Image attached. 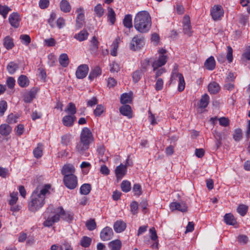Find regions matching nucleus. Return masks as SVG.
Masks as SVG:
<instances>
[{
	"label": "nucleus",
	"mask_w": 250,
	"mask_h": 250,
	"mask_svg": "<svg viewBox=\"0 0 250 250\" xmlns=\"http://www.w3.org/2000/svg\"><path fill=\"white\" fill-rule=\"evenodd\" d=\"M51 188L50 184H46L35 189L28 203V208L30 211L35 212L43 206L45 197L50 193Z\"/></svg>",
	"instance_id": "obj_1"
},
{
	"label": "nucleus",
	"mask_w": 250,
	"mask_h": 250,
	"mask_svg": "<svg viewBox=\"0 0 250 250\" xmlns=\"http://www.w3.org/2000/svg\"><path fill=\"white\" fill-rule=\"evenodd\" d=\"M151 20L148 12L142 11L138 12L134 20L135 28L141 33L147 32L150 29Z\"/></svg>",
	"instance_id": "obj_2"
},
{
	"label": "nucleus",
	"mask_w": 250,
	"mask_h": 250,
	"mask_svg": "<svg viewBox=\"0 0 250 250\" xmlns=\"http://www.w3.org/2000/svg\"><path fill=\"white\" fill-rule=\"evenodd\" d=\"M93 141V137L90 130L87 127L83 129L81 133L80 143L77 146V149L82 152L88 149L89 144Z\"/></svg>",
	"instance_id": "obj_3"
},
{
	"label": "nucleus",
	"mask_w": 250,
	"mask_h": 250,
	"mask_svg": "<svg viewBox=\"0 0 250 250\" xmlns=\"http://www.w3.org/2000/svg\"><path fill=\"white\" fill-rule=\"evenodd\" d=\"M158 52L159 54L158 58L152 62L154 71H155L159 67L164 65L167 61V57L166 55V50L161 48L159 50Z\"/></svg>",
	"instance_id": "obj_4"
},
{
	"label": "nucleus",
	"mask_w": 250,
	"mask_h": 250,
	"mask_svg": "<svg viewBox=\"0 0 250 250\" xmlns=\"http://www.w3.org/2000/svg\"><path fill=\"white\" fill-rule=\"evenodd\" d=\"M177 80L179 82L178 90L181 92L184 90L185 87V82L184 77L182 74L176 71H173L170 81L171 83H175V81Z\"/></svg>",
	"instance_id": "obj_5"
},
{
	"label": "nucleus",
	"mask_w": 250,
	"mask_h": 250,
	"mask_svg": "<svg viewBox=\"0 0 250 250\" xmlns=\"http://www.w3.org/2000/svg\"><path fill=\"white\" fill-rule=\"evenodd\" d=\"M63 181L65 187L70 189H73L78 186L77 177L75 175L63 176Z\"/></svg>",
	"instance_id": "obj_6"
},
{
	"label": "nucleus",
	"mask_w": 250,
	"mask_h": 250,
	"mask_svg": "<svg viewBox=\"0 0 250 250\" xmlns=\"http://www.w3.org/2000/svg\"><path fill=\"white\" fill-rule=\"evenodd\" d=\"M145 42L143 37L139 35L133 38L130 44V48L132 50L141 49L144 45Z\"/></svg>",
	"instance_id": "obj_7"
},
{
	"label": "nucleus",
	"mask_w": 250,
	"mask_h": 250,
	"mask_svg": "<svg viewBox=\"0 0 250 250\" xmlns=\"http://www.w3.org/2000/svg\"><path fill=\"white\" fill-rule=\"evenodd\" d=\"M224 11L222 6L220 5H214L210 10V14L214 21L221 20L223 17Z\"/></svg>",
	"instance_id": "obj_8"
},
{
	"label": "nucleus",
	"mask_w": 250,
	"mask_h": 250,
	"mask_svg": "<svg viewBox=\"0 0 250 250\" xmlns=\"http://www.w3.org/2000/svg\"><path fill=\"white\" fill-rule=\"evenodd\" d=\"M54 213L59 215V219L62 218L63 220L67 222H70L73 219V214L69 211L65 212L62 207L55 209Z\"/></svg>",
	"instance_id": "obj_9"
},
{
	"label": "nucleus",
	"mask_w": 250,
	"mask_h": 250,
	"mask_svg": "<svg viewBox=\"0 0 250 250\" xmlns=\"http://www.w3.org/2000/svg\"><path fill=\"white\" fill-rule=\"evenodd\" d=\"M183 24V32L184 34L188 35V36H191L192 31L191 29L190 18L188 16L186 15L184 17Z\"/></svg>",
	"instance_id": "obj_10"
},
{
	"label": "nucleus",
	"mask_w": 250,
	"mask_h": 250,
	"mask_svg": "<svg viewBox=\"0 0 250 250\" xmlns=\"http://www.w3.org/2000/svg\"><path fill=\"white\" fill-rule=\"evenodd\" d=\"M170 209L172 210H178L182 212H186L188 210V206L184 202L180 203L174 202L170 204Z\"/></svg>",
	"instance_id": "obj_11"
},
{
	"label": "nucleus",
	"mask_w": 250,
	"mask_h": 250,
	"mask_svg": "<svg viewBox=\"0 0 250 250\" xmlns=\"http://www.w3.org/2000/svg\"><path fill=\"white\" fill-rule=\"evenodd\" d=\"M78 16L76 18V26L78 29L81 28L84 22V11L83 8L80 7L76 10Z\"/></svg>",
	"instance_id": "obj_12"
},
{
	"label": "nucleus",
	"mask_w": 250,
	"mask_h": 250,
	"mask_svg": "<svg viewBox=\"0 0 250 250\" xmlns=\"http://www.w3.org/2000/svg\"><path fill=\"white\" fill-rule=\"evenodd\" d=\"M113 236V232L112 229L109 227H106L103 229L100 233V237L103 241H108L111 239Z\"/></svg>",
	"instance_id": "obj_13"
},
{
	"label": "nucleus",
	"mask_w": 250,
	"mask_h": 250,
	"mask_svg": "<svg viewBox=\"0 0 250 250\" xmlns=\"http://www.w3.org/2000/svg\"><path fill=\"white\" fill-rule=\"evenodd\" d=\"M89 68L86 64L80 65L77 69L76 72V77L78 79L85 78L88 72Z\"/></svg>",
	"instance_id": "obj_14"
},
{
	"label": "nucleus",
	"mask_w": 250,
	"mask_h": 250,
	"mask_svg": "<svg viewBox=\"0 0 250 250\" xmlns=\"http://www.w3.org/2000/svg\"><path fill=\"white\" fill-rule=\"evenodd\" d=\"M18 199L17 192H13L10 194V199L9 201V203L11 206L10 209L13 211H18L20 209L19 206L16 205Z\"/></svg>",
	"instance_id": "obj_15"
},
{
	"label": "nucleus",
	"mask_w": 250,
	"mask_h": 250,
	"mask_svg": "<svg viewBox=\"0 0 250 250\" xmlns=\"http://www.w3.org/2000/svg\"><path fill=\"white\" fill-rule=\"evenodd\" d=\"M38 92L37 88L33 87L27 92L23 95V101L27 103H31L33 99L35 98L36 95Z\"/></svg>",
	"instance_id": "obj_16"
},
{
	"label": "nucleus",
	"mask_w": 250,
	"mask_h": 250,
	"mask_svg": "<svg viewBox=\"0 0 250 250\" xmlns=\"http://www.w3.org/2000/svg\"><path fill=\"white\" fill-rule=\"evenodd\" d=\"M21 21L20 17L17 13H13L10 15L9 17V21L13 27L17 28L20 25Z\"/></svg>",
	"instance_id": "obj_17"
},
{
	"label": "nucleus",
	"mask_w": 250,
	"mask_h": 250,
	"mask_svg": "<svg viewBox=\"0 0 250 250\" xmlns=\"http://www.w3.org/2000/svg\"><path fill=\"white\" fill-rule=\"evenodd\" d=\"M59 221V215L55 213L53 215L49 216L47 219L44 221L43 225L45 227H49L52 226L55 222Z\"/></svg>",
	"instance_id": "obj_18"
},
{
	"label": "nucleus",
	"mask_w": 250,
	"mask_h": 250,
	"mask_svg": "<svg viewBox=\"0 0 250 250\" xmlns=\"http://www.w3.org/2000/svg\"><path fill=\"white\" fill-rule=\"evenodd\" d=\"M115 174L118 179H122L127 172L126 166L121 164L117 166L115 170Z\"/></svg>",
	"instance_id": "obj_19"
},
{
	"label": "nucleus",
	"mask_w": 250,
	"mask_h": 250,
	"mask_svg": "<svg viewBox=\"0 0 250 250\" xmlns=\"http://www.w3.org/2000/svg\"><path fill=\"white\" fill-rule=\"evenodd\" d=\"M75 168L71 164L65 165L62 169V173L63 176L66 175H74Z\"/></svg>",
	"instance_id": "obj_20"
},
{
	"label": "nucleus",
	"mask_w": 250,
	"mask_h": 250,
	"mask_svg": "<svg viewBox=\"0 0 250 250\" xmlns=\"http://www.w3.org/2000/svg\"><path fill=\"white\" fill-rule=\"evenodd\" d=\"M120 113L124 116H126L130 119L132 117V112L130 105L125 104L120 108Z\"/></svg>",
	"instance_id": "obj_21"
},
{
	"label": "nucleus",
	"mask_w": 250,
	"mask_h": 250,
	"mask_svg": "<svg viewBox=\"0 0 250 250\" xmlns=\"http://www.w3.org/2000/svg\"><path fill=\"white\" fill-rule=\"evenodd\" d=\"M105 148L103 146L98 147V158L100 161L105 163L108 160V154L105 153Z\"/></svg>",
	"instance_id": "obj_22"
},
{
	"label": "nucleus",
	"mask_w": 250,
	"mask_h": 250,
	"mask_svg": "<svg viewBox=\"0 0 250 250\" xmlns=\"http://www.w3.org/2000/svg\"><path fill=\"white\" fill-rule=\"evenodd\" d=\"M224 221L227 225L233 226L235 228L238 227L236 220L233 215L231 213L226 214L224 216Z\"/></svg>",
	"instance_id": "obj_23"
},
{
	"label": "nucleus",
	"mask_w": 250,
	"mask_h": 250,
	"mask_svg": "<svg viewBox=\"0 0 250 250\" xmlns=\"http://www.w3.org/2000/svg\"><path fill=\"white\" fill-rule=\"evenodd\" d=\"M76 119L75 116L68 115L63 117L62 122L64 125L69 127L73 125Z\"/></svg>",
	"instance_id": "obj_24"
},
{
	"label": "nucleus",
	"mask_w": 250,
	"mask_h": 250,
	"mask_svg": "<svg viewBox=\"0 0 250 250\" xmlns=\"http://www.w3.org/2000/svg\"><path fill=\"white\" fill-rule=\"evenodd\" d=\"M12 128L8 124L0 125V134L3 136H7L12 132Z\"/></svg>",
	"instance_id": "obj_25"
},
{
	"label": "nucleus",
	"mask_w": 250,
	"mask_h": 250,
	"mask_svg": "<svg viewBox=\"0 0 250 250\" xmlns=\"http://www.w3.org/2000/svg\"><path fill=\"white\" fill-rule=\"evenodd\" d=\"M115 231L117 233L123 231L126 228V224L123 221H117L113 226Z\"/></svg>",
	"instance_id": "obj_26"
},
{
	"label": "nucleus",
	"mask_w": 250,
	"mask_h": 250,
	"mask_svg": "<svg viewBox=\"0 0 250 250\" xmlns=\"http://www.w3.org/2000/svg\"><path fill=\"white\" fill-rule=\"evenodd\" d=\"M204 66L209 70H212L215 67V61L214 58L212 56L209 57L205 62Z\"/></svg>",
	"instance_id": "obj_27"
},
{
	"label": "nucleus",
	"mask_w": 250,
	"mask_h": 250,
	"mask_svg": "<svg viewBox=\"0 0 250 250\" xmlns=\"http://www.w3.org/2000/svg\"><path fill=\"white\" fill-rule=\"evenodd\" d=\"M108 247L111 250H120L122 248V242L119 239H116L110 242Z\"/></svg>",
	"instance_id": "obj_28"
},
{
	"label": "nucleus",
	"mask_w": 250,
	"mask_h": 250,
	"mask_svg": "<svg viewBox=\"0 0 250 250\" xmlns=\"http://www.w3.org/2000/svg\"><path fill=\"white\" fill-rule=\"evenodd\" d=\"M88 35L89 34L86 30H83L79 33L75 34L74 38L80 42H82L87 39Z\"/></svg>",
	"instance_id": "obj_29"
},
{
	"label": "nucleus",
	"mask_w": 250,
	"mask_h": 250,
	"mask_svg": "<svg viewBox=\"0 0 250 250\" xmlns=\"http://www.w3.org/2000/svg\"><path fill=\"white\" fill-rule=\"evenodd\" d=\"M208 90L210 93L216 94L219 92L220 86L217 83L213 82L208 84Z\"/></svg>",
	"instance_id": "obj_30"
},
{
	"label": "nucleus",
	"mask_w": 250,
	"mask_h": 250,
	"mask_svg": "<svg viewBox=\"0 0 250 250\" xmlns=\"http://www.w3.org/2000/svg\"><path fill=\"white\" fill-rule=\"evenodd\" d=\"M121 42V39L120 37H117L115 40L113 42L111 47L112 49L111 50V55L113 56H116L117 55V50L118 48L119 44Z\"/></svg>",
	"instance_id": "obj_31"
},
{
	"label": "nucleus",
	"mask_w": 250,
	"mask_h": 250,
	"mask_svg": "<svg viewBox=\"0 0 250 250\" xmlns=\"http://www.w3.org/2000/svg\"><path fill=\"white\" fill-rule=\"evenodd\" d=\"M18 83L21 87H25L29 84V80L26 76L21 75L18 79Z\"/></svg>",
	"instance_id": "obj_32"
},
{
	"label": "nucleus",
	"mask_w": 250,
	"mask_h": 250,
	"mask_svg": "<svg viewBox=\"0 0 250 250\" xmlns=\"http://www.w3.org/2000/svg\"><path fill=\"white\" fill-rule=\"evenodd\" d=\"M132 100V94L124 93L121 96V103L123 104L130 103Z\"/></svg>",
	"instance_id": "obj_33"
},
{
	"label": "nucleus",
	"mask_w": 250,
	"mask_h": 250,
	"mask_svg": "<svg viewBox=\"0 0 250 250\" xmlns=\"http://www.w3.org/2000/svg\"><path fill=\"white\" fill-rule=\"evenodd\" d=\"M60 6L61 10L65 13L70 12L71 9L70 4L66 0H62Z\"/></svg>",
	"instance_id": "obj_34"
},
{
	"label": "nucleus",
	"mask_w": 250,
	"mask_h": 250,
	"mask_svg": "<svg viewBox=\"0 0 250 250\" xmlns=\"http://www.w3.org/2000/svg\"><path fill=\"white\" fill-rule=\"evenodd\" d=\"M60 64L64 67H66L69 63V59L66 54H62L60 56L59 59Z\"/></svg>",
	"instance_id": "obj_35"
},
{
	"label": "nucleus",
	"mask_w": 250,
	"mask_h": 250,
	"mask_svg": "<svg viewBox=\"0 0 250 250\" xmlns=\"http://www.w3.org/2000/svg\"><path fill=\"white\" fill-rule=\"evenodd\" d=\"M107 18L111 24H114L116 21V14L112 8H108Z\"/></svg>",
	"instance_id": "obj_36"
},
{
	"label": "nucleus",
	"mask_w": 250,
	"mask_h": 250,
	"mask_svg": "<svg viewBox=\"0 0 250 250\" xmlns=\"http://www.w3.org/2000/svg\"><path fill=\"white\" fill-rule=\"evenodd\" d=\"M64 111L69 114L70 115L75 116V114L77 111V109L75 105L73 103H69L67 105Z\"/></svg>",
	"instance_id": "obj_37"
},
{
	"label": "nucleus",
	"mask_w": 250,
	"mask_h": 250,
	"mask_svg": "<svg viewBox=\"0 0 250 250\" xmlns=\"http://www.w3.org/2000/svg\"><path fill=\"white\" fill-rule=\"evenodd\" d=\"M209 96L205 94L203 95L200 101L199 107L201 108H206L209 103Z\"/></svg>",
	"instance_id": "obj_38"
},
{
	"label": "nucleus",
	"mask_w": 250,
	"mask_h": 250,
	"mask_svg": "<svg viewBox=\"0 0 250 250\" xmlns=\"http://www.w3.org/2000/svg\"><path fill=\"white\" fill-rule=\"evenodd\" d=\"M149 232L150 234V236L151 239L155 242V244H154L152 246L153 248H157V244H158V242H157L158 236H157L156 231L155 228L153 227L149 229Z\"/></svg>",
	"instance_id": "obj_39"
},
{
	"label": "nucleus",
	"mask_w": 250,
	"mask_h": 250,
	"mask_svg": "<svg viewBox=\"0 0 250 250\" xmlns=\"http://www.w3.org/2000/svg\"><path fill=\"white\" fill-rule=\"evenodd\" d=\"M18 68V64L14 62H10L7 66V70L10 74H14Z\"/></svg>",
	"instance_id": "obj_40"
},
{
	"label": "nucleus",
	"mask_w": 250,
	"mask_h": 250,
	"mask_svg": "<svg viewBox=\"0 0 250 250\" xmlns=\"http://www.w3.org/2000/svg\"><path fill=\"white\" fill-rule=\"evenodd\" d=\"M101 69L98 67L96 66L89 74L88 78L90 80H93L95 78L101 74Z\"/></svg>",
	"instance_id": "obj_41"
},
{
	"label": "nucleus",
	"mask_w": 250,
	"mask_h": 250,
	"mask_svg": "<svg viewBox=\"0 0 250 250\" xmlns=\"http://www.w3.org/2000/svg\"><path fill=\"white\" fill-rule=\"evenodd\" d=\"M124 25L128 28L132 27V16L131 15H126L123 20Z\"/></svg>",
	"instance_id": "obj_42"
},
{
	"label": "nucleus",
	"mask_w": 250,
	"mask_h": 250,
	"mask_svg": "<svg viewBox=\"0 0 250 250\" xmlns=\"http://www.w3.org/2000/svg\"><path fill=\"white\" fill-rule=\"evenodd\" d=\"M3 45L8 50L14 46L13 40L9 37H6L3 40Z\"/></svg>",
	"instance_id": "obj_43"
},
{
	"label": "nucleus",
	"mask_w": 250,
	"mask_h": 250,
	"mask_svg": "<svg viewBox=\"0 0 250 250\" xmlns=\"http://www.w3.org/2000/svg\"><path fill=\"white\" fill-rule=\"evenodd\" d=\"M42 145L38 144V146L33 150V154L36 158H40L42 155Z\"/></svg>",
	"instance_id": "obj_44"
},
{
	"label": "nucleus",
	"mask_w": 250,
	"mask_h": 250,
	"mask_svg": "<svg viewBox=\"0 0 250 250\" xmlns=\"http://www.w3.org/2000/svg\"><path fill=\"white\" fill-rule=\"evenodd\" d=\"M91 189V185L89 184H84L80 188V193L83 195H87Z\"/></svg>",
	"instance_id": "obj_45"
},
{
	"label": "nucleus",
	"mask_w": 250,
	"mask_h": 250,
	"mask_svg": "<svg viewBox=\"0 0 250 250\" xmlns=\"http://www.w3.org/2000/svg\"><path fill=\"white\" fill-rule=\"evenodd\" d=\"M233 138L235 141H239L242 138V131L241 129H236L233 134Z\"/></svg>",
	"instance_id": "obj_46"
},
{
	"label": "nucleus",
	"mask_w": 250,
	"mask_h": 250,
	"mask_svg": "<svg viewBox=\"0 0 250 250\" xmlns=\"http://www.w3.org/2000/svg\"><path fill=\"white\" fill-rule=\"evenodd\" d=\"M143 70H137L132 74L133 81L134 83H137L141 78L143 74Z\"/></svg>",
	"instance_id": "obj_47"
},
{
	"label": "nucleus",
	"mask_w": 250,
	"mask_h": 250,
	"mask_svg": "<svg viewBox=\"0 0 250 250\" xmlns=\"http://www.w3.org/2000/svg\"><path fill=\"white\" fill-rule=\"evenodd\" d=\"M91 243V239L88 237L83 236L81 240V245L84 248L88 247Z\"/></svg>",
	"instance_id": "obj_48"
},
{
	"label": "nucleus",
	"mask_w": 250,
	"mask_h": 250,
	"mask_svg": "<svg viewBox=\"0 0 250 250\" xmlns=\"http://www.w3.org/2000/svg\"><path fill=\"white\" fill-rule=\"evenodd\" d=\"M122 190L125 192H127L131 189V185L129 182L123 181L121 185Z\"/></svg>",
	"instance_id": "obj_49"
},
{
	"label": "nucleus",
	"mask_w": 250,
	"mask_h": 250,
	"mask_svg": "<svg viewBox=\"0 0 250 250\" xmlns=\"http://www.w3.org/2000/svg\"><path fill=\"white\" fill-rule=\"evenodd\" d=\"M94 12L99 17H101L103 15L104 10L101 4H98L95 7Z\"/></svg>",
	"instance_id": "obj_50"
},
{
	"label": "nucleus",
	"mask_w": 250,
	"mask_h": 250,
	"mask_svg": "<svg viewBox=\"0 0 250 250\" xmlns=\"http://www.w3.org/2000/svg\"><path fill=\"white\" fill-rule=\"evenodd\" d=\"M104 110L105 108L102 104H98L94 110V114L95 116H100L104 112Z\"/></svg>",
	"instance_id": "obj_51"
},
{
	"label": "nucleus",
	"mask_w": 250,
	"mask_h": 250,
	"mask_svg": "<svg viewBox=\"0 0 250 250\" xmlns=\"http://www.w3.org/2000/svg\"><path fill=\"white\" fill-rule=\"evenodd\" d=\"M85 226L89 230H94L96 227V224L94 219H90L85 223Z\"/></svg>",
	"instance_id": "obj_52"
},
{
	"label": "nucleus",
	"mask_w": 250,
	"mask_h": 250,
	"mask_svg": "<svg viewBox=\"0 0 250 250\" xmlns=\"http://www.w3.org/2000/svg\"><path fill=\"white\" fill-rule=\"evenodd\" d=\"M237 212L241 215L244 216L248 210V207L244 205H240L237 208Z\"/></svg>",
	"instance_id": "obj_53"
},
{
	"label": "nucleus",
	"mask_w": 250,
	"mask_h": 250,
	"mask_svg": "<svg viewBox=\"0 0 250 250\" xmlns=\"http://www.w3.org/2000/svg\"><path fill=\"white\" fill-rule=\"evenodd\" d=\"M91 49L97 51L99 47V42L96 37H93L91 41Z\"/></svg>",
	"instance_id": "obj_54"
},
{
	"label": "nucleus",
	"mask_w": 250,
	"mask_h": 250,
	"mask_svg": "<svg viewBox=\"0 0 250 250\" xmlns=\"http://www.w3.org/2000/svg\"><path fill=\"white\" fill-rule=\"evenodd\" d=\"M7 108V102L5 101H1L0 102V116L3 115Z\"/></svg>",
	"instance_id": "obj_55"
},
{
	"label": "nucleus",
	"mask_w": 250,
	"mask_h": 250,
	"mask_svg": "<svg viewBox=\"0 0 250 250\" xmlns=\"http://www.w3.org/2000/svg\"><path fill=\"white\" fill-rule=\"evenodd\" d=\"M10 10V8L7 6L0 5V14L2 15L4 19L6 17Z\"/></svg>",
	"instance_id": "obj_56"
},
{
	"label": "nucleus",
	"mask_w": 250,
	"mask_h": 250,
	"mask_svg": "<svg viewBox=\"0 0 250 250\" xmlns=\"http://www.w3.org/2000/svg\"><path fill=\"white\" fill-rule=\"evenodd\" d=\"M120 69V66L116 62H113L110 64V71L111 72H118Z\"/></svg>",
	"instance_id": "obj_57"
},
{
	"label": "nucleus",
	"mask_w": 250,
	"mask_h": 250,
	"mask_svg": "<svg viewBox=\"0 0 250 250\" xmlns=\"http://www.w3.org/2000/svg\"><path fill=\"white\" fill-rule=\"evenodd\" d=\"M233 50L232 48L230 46L227 47V54L226 58L229 62H231L233 60L232 56Z\"/></svg>",
	"instance_id": "obj_58"
},
{
	"label": "nucleus",
	"mask_w": 250,
	"mask_h": 250,
	"mask_svg": "<svg viewBox=\"0 0 250 250\" xmlns=\"http://www.w3.org/2000/svg\"><path fill=\"white\" fill-rule=\"evenodd\" d=\"M164 85V81L161 78L157 79L155 84V89L157 91L161 90L163 89Z\"/></svg>",
	"instance_id": "obj_59"
},
{
	"label": "nucleus",
	"mask_w": 250,
	"mask_h": 250,
	"mask_svg": "<svg viewBox=\"0 0 250 250\" xmlns=\"http://www.w3.org/2000/svg\"><path fill=\"white\" fill-rule=\"evenodd\" d=\"M17 115L11 113L8 116L7 121L9 124H14L17 122Z\"/></svg>",
	"instance_id": "obj_60"
},
{
	"label": "nucleus",
	"mask_w": 250,
	"mask_h": 250,
	"mask_svg": "<svg viewBox=\"0 0 250 250\" xmlns=\"http://www.w3.org/2000/svg\"><path fill=\"white\" fill-rule=\"evenodd\" d=\"M6 84L9 88H13L15 85V79L13 77H8L6 80Z\"/></svg>",
	"instance_id": "obj_61"
},
{
	"label": "nucleus",
	"mask_w": 250,
	"mask_h": 250,
	"mask_svg": "<svg viewBox=\"0 0 250 250\" xmlns=\"http://www.w3.org/2000/svg\"><path fill=\"white\" fill-rule=\"evenodd\" d=\"M150 61L149 59H146L143 60L141 62V68L142 69V70L143 71H145L146 70L147 67L149 65Z\"/></svg>",
	"instance_id": "obj_62"
},
{
	"label": "nucleus",
	"mask_w": 250,
	"mask_h": 250,
	"mask_svg": "<svg viewBox=\"0 0 250 250\" xmlns=\"http://www.w3.org/2000/svg\"><path fill=\"white\" fill-rule=\"evenodd\" d=\"M133 191L135 195H140L142 193L141 186L139 184H135L133 187Z\"/></svg>",
	"instance_id": "obj_63"
},
{
	"label": "nucleus",
	"mask_w": 250,
	"mask_h": 250,
	"mask_svg": "<svg viewBox=\"0 0 250 250\" xmlns=\"http://www.w3.org/2000/svg\"><path fill=\"white\" fill-rule=\"evenodd\" d=\"M9 175V170L6 168L0 167V176L2 178H6Z\"/></svg>",
	"instance_id": "obj_64"
}]
</instances>
